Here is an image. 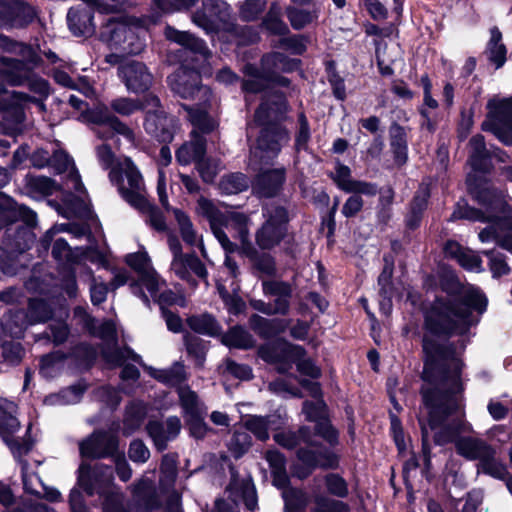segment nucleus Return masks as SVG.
Here are the masks:
<instances>
[{
  "label": "nucleus",
  "mask_w": 512,
  "mask_h": 512,
  "mask_svg": "<svg viewBox=\"0 0 512 512\" xmlns=\"http://www.w3.org/2000/svg\"><path fill=\"white\" fill-rule=\"evenodd\" d=\"M487 307L486 296L477 288H469L458 296L437 299L426 316V333L423 338L425 362L422 387L423 406L419 413L423 449H428L430 432L438 445L455 442L456 451L469 460H480L489 453L484 441L473 437H460V432L470 430L462 419L461 370L459 353L440 341V336L465 334L479 322Z\"/></svg>",
  "instance_id": "nucleus-1"
},
{
  "label": "nucleus",
  "mask_w": 512,
  "mask_h": 512,
  "mask_svg": "<svg viewBox=\"0 0 512 512\" xmlns=\"http://www.w3.org/2000/svg\"><path fill=\"white\" fill-rule=\"evenodd\" d=\"M0 49L21 57V59L1 58L0 81L11 86H23L28 90V92L7 93L9 104L17 108H27L34 104L40 112L45 111L44 102L50 95L51 89L47 80L32 72V68L41 61L38 50L15 42L2 34H0Z\"/></svg>",
  "instance_id": "nucleus-2"
},
{
  "label": "nucleus",
  "mask_w": 512,
  "mask_h": 512,
  "mask_svg": "<svg viewBox=\"0 0 512 512\" xmlns=\"http://www.w3.org/2000/svg\"><path fill=\"white\" fill-rule=\"evenodd\" d=\"M467 185L473 197L479 203L487 206V211L484 213L468 207L464 211L458 210L454 215L473 221H495L497 228L489 226L483 229L479 233V239L482 242L495 239L499 246L512 254V214L510 206L496 196L490 188L478 187L472 174H469L467 177Z\"/></svg>",
  "instance_id": "nucleus-3"
},
{
  "label": "nucleus",
  "mask_w": 512,
  "mask_h": 512,
  "mask_svg": "<svg viewBox=\"0 0 512 512\" xmlns=\"http://www.w3.org/2000/svg\"><path fill=\"white\" fill-rule=\"evenodd\" d=\"M168 82L171 89L181 98L197 101L196 107L183 106L188 112L192 125L200 129L202 133L213 131L218 123L206 111V105L210 101L212 93L208 87L199 85V73L194 69L180 67L168 77Z\"/></svg>",
  "instance_id": "nucleus-4"
},
{
  "label": "nucleus",
  "mask_w": 512,
  "mask_h": 512,
  "mask_svg": "<svg viewBox=\"0 0 512 512\" xmlns=\"http://www.w3.org/2000/svg\"><path fill=\"white\" fill-rule=\"evenodd\" d=\"M287 111V104L282 95L275 94L272 99L261 103L255 113V122L264 126L257 139V147L254 150L255 156L258 151L264 155L260 158L275 157L281 150V146L289 141L288 132L276 123Z\"/></svg>",
  "instance_id": "nucleus-5"
},
{
  "label": "nucleus",
  "mask_w": 512,
  "mask_h": 512,
  "mask_svg": "<svg viewBox=\"0 0 512 512\" xmlns=\"http://www.w3.org/2000/svg\"><path fill=\"white\" fill-rule=\"evenodd\" d=\"M125 262L139 275V280L130 284L131 292L145 304H149L150 298L161 305L175 302V294L167 289L165 280L153 268L144 247L138 252L126 255Z\"/></svg>",
  "instance_id": "nucleus-6"
},
{
  "label": "nucleus",
  "mask_w": 512,
  "mask_h": 512,
  "mask_svg": "<svg viewBox=\"0 0 512 512\" xmlns=\"http://www.w3.org/2000/svg\"><path fill=\"white\" fill-rule=\"evenodd\" d=\"M299 61L290 59L282 53H270L265 55L261 61V72L253 65H246L244 73L248 77L243 82V89L246 92L256 93L261 91L269 82H277L280 85H288V79L279 77V72H290L296 70Z\"/></svg>",
  "instance_id": "nucleus-7"
},
{
  "label": "nucleus",
  "mask_w": 512,
  "mask_h": 512,
  "mask_svg": "<svg viewBox=\"0 0 512 512\" xmlns=\"http://www.w3.org/2000/svg\"><path fill=\"white\" fill-rule=\"evenodd\" d=\"M145 29L131 18L109 20L102 28L101 39L111 50L122 54H139L145 46Z\"/></svg>",
  "instance_id": "nucleus-8"
},
{
  "label": "nucleus",
  "mask_w": 512,
  "mask_h": 512,
  "mask_svg": "<svg viewBox=\"0 0 512 512\" xmlns=\"http://www.w3.org/2000/svg\"><path fill=\"white\" fill-rule=\"evenodd\" d=\"M120 195L134 208H146L147 196L143 177L130 158H120L109 173Z\"/></svg>",
  "instance_id": "nucleus-9"
},
{
  "label": "nucleus",
  "mask_w": 512,
  "mask_h": 512,
  "mask_svg": "<svg viewBox=\"0 0 512 512\" xmlns=\"http://www.w3.org/2000/svg\"><path fill=\"white\" fill-rule=\"evenodd\" d=\"M263 218L255 232V242L260 249L271 250L287 236L289 216L284 207L270 204L263 208Z\"/></svg>",
  "instance_id": "nucleus-10"
},
{
  "label": "nucleus",
  "mask_w": 512,
  "mask_h": 512,
  "mask_svg": "<svg viewBox=\"0 0 512 512\" xmlns=\"http://www.w3.org/2000/svg\"><path fill=\"white\" fill-rule=\"evenodd\" d=\"M262 359L267 362H280L277 369L280 372H287L291 369L292 363H295L300 373L317 378L320 370L310 359H305V351L302 347L290 344L278 346H265L259 350Z\"/></svg>",
  "instance_id": "nucleus-11"
},
{
  "label": "nucleus",
  "mask_w": 512,
  "mask_h": 512,
  "mask_svg": "<svg viewBox=\"0 0 512 512\" xmlns=\"http://www.w3.org/2000/svg\"><path fill=\"white\" fill-rule=\"evenodd\" d=\"M51 314L52 310L46 302L34 299L29 302L27 313L22 310L10 312L5 316L2 326L4 332L12 338H20L29 325L44 322L51 317Z\"/></svg>",
  "instance_id": "nucleus-12"
},
{
  "label": "nucleus",
  "mask_w": 512,
  "mask_h": 512,
  "mask_svg": "<svg viewBox=\"0 0 512 512\" xmlns=\"http://www.w3.org/2000/svg\"><path fill=\"white\" fill-rule=\"evenodd\" d=\"M487 107L489 114L483 129L491 131L504 145H512V98L492 99Z\"/></svg>",
  "instance_id": "nucleus-13"
},
{
  "label": "nucleus",
  "mask_w": 512,
  "mask_h": 512,
  "mask_svg": "<svg viewBox=\"0 0 512 512\" xmlns=\"http://www.w3.org/2000/svg\"><path fill=\"white\" fill-rule=\"evenodd\" d=\"M143 109L146 111V132L161 142H170L176 129V121L161 108L159 99L148 95L143 102Z\"/></svg>",
  "instance_id": "nucleus-14"
},
{
  "label": "nucleus",
  "mask_w": 512,
  "mask_h": 512,
  "mask_svg": "<svg viewBox=\"0 0 512 512\" xmlns=\"http://www.w3.org/2000/svg\"><path fill=\"white\" fill-rule=\"evenodd\" d=\"M83 119L94 124L92 128L95 135L104 141L112 138L115 134L123 136L131 144L135 143L133 130L117 117L110 114L106 107H97L86 111Z\"/></svg>",
  "instance_id": "nucleus-15"
},
{
  "label": "nucleus",
  "mask_w": 512,
  "mask_h": 512,
  "mask_svg": "<svg viewBox=\"0 0 512 512\" xmlns=\"http://www.w3.org/2000/svg\"><path fill=\"white\" fill-rule=\"evenodd\" d=\"M301 385L308 390L310 395L315 398V402H305L303 406V412L310 421L317 422L316 432L322 436L331 445L338 442V433L330 425V423L324 419L325 404L320 399L321 390L319 384L316 382L304 380Z\"/></svg>",
  "instance_id": "nucleus-16"
},
{
  "label": "nucleus",
  "mask_w": 512,
  "mask_h": 512,
  "mask_svg": "<svg viewBox=\"0 0 512 512\" xmlns=\"http://www.w3.org/2000/svg\"><path fill=\"white\" fill-rule=\"evenodd\" d=\"M168 245L173 254L171 262V271L180 279L191 283H196L192 279V274L201 279H206L207 270L203 263L195 255H185L182 253L181 244L176 236H169Z\"/></svg>",
  "instance_id": "nucleus-17"
},
{
  "label": "nucleus",
  "mask_w": 512,
  "mask_h": 512,
  "mask_svg": "<svg viewBox=\"0 0 512 512\" xmlns=\"http://www.w3.org/2000/svg\"><path fill=\"white\" fill-rule=\"evenodd\" d=\"M17 406L15 403L0 398V435L5 443L10 447L12 453L21 455L27 453L32 448V442L29 440H19L13 437V434L19 429V421L15 417Z\"/></svg>",
  "instance_id": "nucleus-18"
},
{
  "label": "nucleus",
  "mask_w": 512,
  "mask_h": 512,
  "mask_svg": "<svg viewBox=\"0 0 512 512\" xmlns=\"http://www.w3.org/2000/svg\"><path fill=\"white\" fill-rule=\"evenodd\" d=\"M230 14L229 5L223 0H203L202 9L192 16L195 25L207 33L216 31Z\"/></svg>",
  "instance_id": "nucleus-19"
},
{
  "label": "nucleus",
  "mask_w": 512,
  "mask_h": 512,
  "mask_svg": "<svg viewBox=\"0 0 512 512\" xmlns=\"http://www.w3.org/2000/svg\"><path fill=\"white\" fill-rule=\"evenodd\" d=\"M196 211L209 221L210 228L223 249L227 253L234 252L236 244L229 239L223 230L226 213L221 212L211 200L204 197L198 199Z\"/></svg>",
  "instance_id": "nucleus-20"
},
{
  "label": "nucleus",
  "mask_w": 512,
  "mask_h": 512,
  "mask_svg": "<svg viewBox=\"0 0 512 512\" xmlns=\"http://www.w3.org/2000/svg\"><path fill=\"white\" fill-rule=\"evenodd\" d=\"M36 17V10L22 0H0V24L5 27H24Z\"/></svg>",
  "instance_id": "nucleus-21"
},
{
  "label": "nucleus",
  "mask_w": 512,
  "mask_h": 512,
  "mask_svg": "<svg viewBox=\"0 0 512 512\" xmlns=\"http://www.w3.org/2000/svg\"><path fill=\"white\" fill-rule=\"evenodd\" d=\"M112 479L111 468L103 464H95L93 467L82 464L79 468L78 484L88 495L102 494Z\"/></svg>",
  "instance_id": "nucleus-22"
},
{
  "label": "nucleus",
  "mask_w": 512,
  "mask_h": 512,
  "mask_svg": "<svg viewBox=\"0 0 512 512\" xmlns=\"http://www.w3.org/2000/svg\"><path fill=\"white\" fill-rule=\"evenodd\" d=\"M250 224L248 215L231 211L226 213L223 228L233 232V237L239 241L240 249L245 255L255 257L257 251L250 240Z\"/></svg>",
  "instance_id": "nucleus-23"
},
{
  "label": "nucleus",
  "mask_w": 512,
  "mask_h": 512,
  "mask_svg": "<svg viewBox=\"0 0 512 512\" xmlns=\"http://www.w3.org/2000/svg\"><path fill=\"white\" fill-rule=\"evenodd\" d=\"M118 440L111 432H95L80 443V452L84 457H113L117 452Z\"/></svg>",
  "instance_id": "nucleus-24"
},
{
  "label": "nucleus",
  "mask_w": 512,
  "mask_h": 512,
  "mask_svg": "<svg viewBox=\"0 0 512 512\" xmlns=\"http://www.w3.org/2000/svg\"><path fill=\"white\" fill-rule=\"evenodd\" d=\"M161 494L166 498L167 512H181L180 495L172 486L176 478V462L173 457L165 455L161 463Z\"/></svg>",
  "instance_id": "nucleus-25"
},
{
  "label": "nucleus",
  "mask_w": 512,
  "mask_h": 512,
  "mask_svg": "<svg viewBox=\"0 0 512 512\" xmlns=\"http://www.w3.org/2000/svg\"><path fill=\"white\" fill-rule=\"evenodd\" d=\"M120 77L127 89L134 93L146 91L152 84V75L140 62H129L120 67Z\"/></svg>",
  "instance_id": "nucleus-26"
},
{
  "label": "nucleus",
  "mask_w": 512,
  "mask_h": 512,
  "mask_svg": "<svg viewBox=\"0 0 512 512\" xmlns=\"http://www.w3.org/2000/svg\"><path fill=\"white\" fill-rule=\"evenodd\" d=\"M331 177L337 187L346 193L366 196H374L377 193V187L374 184L353 179L351 169L341 163L336 164L335 172Z\"/></svg>",
  "instance_id": "nucleus-27"
},
{
  "label": "nucleus",
  "mask_w": 512,
  "mask_h": 512,
  "mask_svg": "<svg viewBox=\"0 0 512 512\" xmlns=\"http://www.w3.org/2000/svg\"><path fill=\"white\" fill-rule=\"evenodd\" d=\"M299 460L305 464L306 471H297L296 475L303 479L306 478L313 469L320 467L325 469H334L338 466V456L330 450H319L317 452L310 449H299L297 452Z\"/></svg>",
  "instance_id": "nucleus-28"
},
{
  "label": "nucleus",
  "mask_w": 512,
  "mask_h": 512,
  "mask_svg": "<svg viewBox=\"0 0 512 512\" xmlns=\"http://www.w3.org/2000/svg\"><path fill=\"white\" fill-rule=\"evenodd\" d=\"M149 436L159 450L166 448L167 443L177 437L181 430L178 417H169L165 422L150 421L146 427Z\"/></svg>",
  "instance_id": "nucleus-29"
},
{
  "label": "nucleus",
  "mask_w": 512,
  "mask_h": 512,
  "mask_svg": "<svg viewBox=\"0 0 512 512\" xmlns=\"http://www.w3.org/2000/svg\"><path fill=\"white\" fill-rule=\"evenodd\" d=\"M285 181V169L277 168L261 172L252 184V191L259 197H272Z\"/></svg>",
  "instance_id": "nucleus-30"
},
{
  "label": "nucleus",
  "mask_w": 512,
  "mask_h": 512,
  "mask_svg": "<svg viewBox=\"0 0 512 512\" xmlns=\"http://www.w3.org/2000/svg\"><path fill=\"white\" fill-rule=\"evenodd\" d=\"M200 129L194 127L191 132V140L184 143L176 152V159L181 165H188L192 162L198 163L205 154V139L198 133Z\"/></svg>",
  "instance_id": "nucleus-31"
},
{
  "label": "nucleus",
  "mask_w": 512,
  "mask_h": 512,
  "mask_svg": "<svg viewBox=\"0 0 512 512\" xmlns=\"http://www.w3.org/2000/svg\"><path fill=\"white\" fill-rule=\"evenodd\" d=\"M51 165L59 172H67L66 189L81 192L83 184L78 171L74 167L72 159L62 150L55 151L52 155Z\"/></svg>",
  "instance_id": "nucleus-32"
},
{
  "label": "nucleus",
  "mask_w": 512,
  "mask_h": 512,
  "mask_svg": "<svg viewBox=\"0 0 512 512\" xmlns=\"http://www.w3.org/2000/svg\"><path fill=\"white\" fill-rule=\"evenodd\" d=\"M263 291L266 295L275 296L272 303V314L285 315L289 311V298L291 296V288L288 284L277 281L263 282Z\"/></svg>",
  "instance_id": "nucleus-33"
},
{
  "label": "nucleus",
  "mask_w": 512,
  "mask_h": 512,
  "mask_svg": "<svg viewBox=\"0 0 512 512\" xmlns=\"http://www.w3.org/2000/svg\"><path fill=\"white\" fill-rule=\"evenodd\" d=\"M469 163L474 172H487L491 168L490 154L481 135H475L469 142Z\"/></svg>",
  "instance_id": "nucleus-34"
},
{
  "label": "nucleus",
  "mask_w": 512,
  "mask_h": 512,
  "mask_svg": "<svg viewBox=\"0 0 512 512\" xmlns=\"http://www.w3.org/2000/svg\"><path fill=\"white\" fill-rule=\"evenodd\" d=\"M282 419L279 415H270L267 417L250 416L245 421V427L261 441L269 438V430L277 429L281 426Z\"/></svg>",
  "instance_id": "nucleus-35"
},
{
  "label": "nucleus",
  "mask_w": 512,
  "mask_h": 512,
  "mask_svg": "<svg viewBox=\"0 0 512 512\" xmlns=\"http://www.w3.org/2000/svg\"><path fill=\"white\" fill-rule=\"evenodd\" d=\"M165 36L168 40L181 45L184 50H189L202 56H206L208 53L205 43L188 32L179 31L171 26H167L165 28Z\"/></svg>",
  "instance_id": "nucleus-36"
},
{
  "label": "nucleus",
  "mask_w": 512,
  "mask_h": 512,
  "mask_svg": "<svg viewBox=\"0 0 512 512\" xmlns=\"http://www.w3.org/2000/svg\"><path fill=\"white\" fill-rule=\"evenodd\" d=\"M67 21L70 30L76 36L90 35L94 32L95 26L91 15L79 8H71L67 14Z\"/></svg>",
  "instance_id": "nucleus-37"
},
{
  "label": "nucleus",
  "mask_w": 512,
  "mask_h": 512,
  "mask_svg": "<svg viewBox=\"0 0 512 512\" xmlns=\"http://www.w3.org/2000/svg\"><path fill=\"white\" fill-rule=\"evenodd\" d=\"M174 215L178 223L183 241L190 246L198 245L201 249L202 255L205 257L206 252L202 242V237L198 235L194 229L190 218L184 212L178 209L174 210Z\"/></svg>",
  "instance_id": "nucleus-38"
},
{
  "label": "nucleus",
  "mask_w": 512,
  "mask_h": 512,
  "mask_svg": "<svg viewBox=\"0 0 512 512\" xmlns=\"http://www.w3.org/2000/svg\"><path fill=\"white\" fill-rule=\"evenodd\" d=\"M274 440L282 447L293 449L301 443H305L310 447H314L316 443L312 439V435L305 427L299 429L297 433L292 431H284L276 433Z\"/></svg>",
  "instance_id": "nucleus-39"
},
{
  "label": "nucleus",
  "mask_w": 512,
  "mask_h": 512,
  "mask_svg": "<svg viewBox=\"0 0 512 512\" xmlns=\"http://www.w3.org/2000/svg\"><path fill=\"white\" fill-rule=\"evenodd\" d=\"M486 53L489 60L496 68H500L504 65L507 50L502 42V33L496 27L490 30V39L487 44Z\"/></svg>",
  "instance_id": "nucleus-40"
},
{
  "label": "nucleus",
  "mask_w": 512,
  "mask_h": 512,
  "mask_svg": "<svg viewBox=\"0 0 512 512\" xmlns=\"http://www.w3.org/2000/svg\"><path fill=\"white\" fill-rule=\"evenodd\" d=\"M25 186L32 197L52 195L57 190L56 183L45 176L29 175L25 178Z\"/></svg>",
  "instance_id": "nucleus-41"
},
{
  "label": "nucleus",
  "mask_w": 512,
  "mask_h": 512,
  "mask_svg": "<svg viewBox=\"0 0 512 512\" xmlns=\"http://www.w3.org/2000/svg\"><path fill=\"white\" fill-rule=\"evenodd\" d=\"M148 370L152 377L168 385H179L186 379L184 365L179 362L170 369L157 370L150 367Z\"/></svg>",
  "instance_id": "nucleus-42"
},
{
  "label": "nucleus",
  "mask_w": 512,
  "mask_h": 512,
  "mask_svg": "<svg viewBox=\"0 0 512 512\" xmlns=\"http://www.w3.org/2000/svg\"><path fill=\"white\" fill-rule=\"evenodd\" d=\"M477 468L478 472H483L497 479H504L507 475L506 466L495 458V451L492 447L489 449V453L479 460Z\"/></svg>",
  "instance_id": "nucleus-43"
},
{
  "label": "nucleus",
  "mask_w": 512,
  "mask_h": 512,
  "mask_svg": "<svg viewBox=\"0 0 512 512\" xmlns=\"http://www.w3.org/2000/svg\"><path fill=\"white\" fill-rule=\"evenodd\" d=\"M253 329L263 337L283 332L289 323L285 320H268L260 316H253L250 320Z\"/></svg>",
  "instance_id": "nucleus-44"
},
{
  "label": "nucleus",
  "mask_w": 512,
  "mask_h": 512,
  "mask_svg": "<svg viewBox=\"0 0 512 512\" xmlns=\"http://www.w3.org/2000/svg\"><path fill=\"white\" fill-rule=\"evenodd\" d=\"M285 502V512H304L308 502V495L299 489L286 488L282 493Z\"/></svg>",
  "instance_id": "nucleus-45"
},
{
  "label": "nucleus",
  "mask_w": 512,
  "mask_h": 512,
  "mask_svg": "<svg viewBox=\"0 0 512 512\" xmlns=\"http://www.w3.org/2000/svg\"><path fill=\"white\" fill-rule=\"evenodd\" d=\"M223 343L229 347L249 349L254 346L252 335L242 327H233L223 337Z\"/></svg>",
  "instance_id": "nucleus-46"
},
{
  "label": "nucleus",
  "mask_w": 512,
  "mask_h": 512,
  "mask_svg": "<svg viewBox=\"0 0 512 512\" xmlns=\"http://www.w3.org/2000/svg\"><path fill=\"white\" fill-rule=\"evenodd\" d=\"M249 187L248 178L242 173H233L222 177L219 189L223 194H238Z\"/></svg>",
  "instance_id": "nucleus-47"
},
{
  "label": "nucleus",
  "mask_w": 512,
  "mask_h": 512,
  "mask_svg": "<svg viewBox=\"0 0 512 512\" xmlns=\"http://www.w3.org/2000/svg\"><path fill=\"white\" fill-rule=\"evenodd\" d=\"M28 453L29 451L27 454ZM13 455L19 460L21 464L22 480L25 491L34 495H41V488H43V483L34 472L30 471L28 462L21 459L22 456L26 455V453H22L21 455H15L13 453Z\"/></svg>",
  "instance_id": "nucleus-48"
},
{
  "label": "nucleus",
  "mask_w": 512,
  "mask_h": 512,
  "mask_svg": "<svg viewBox=\"0 0 512 512\" xmlns=\"http://www.w3.org/2000/svg\"><path fill=\"white\" fill-rule=\"evenodd\" d=\"M188 324L191 329L201 334L216 335L220 330L216 320L211 315L207 314L190 317Z\"/></svg>",
  "instance_id": "nucleus-49"
},
{
  "label": "nucleus",
  "mask_w": 512,
  "mask_h": 512,
  "mask_svg": "<svg viewBox=\"0 0 512 512\" xmlns=\"http://www.w3.org/2000/svg\"><path fill=\"white\" fill-rule=\"evenodd\" d=\"M178 393L183 409L189 416H197L200 413H204V409L199 403L197 395L193 391L186 387H180Z\"/></svg>",
  "instance_id": "nucleus-50"
},
{
  "label": "nucleus",
  "mask_w": 512,
  "mask_h": 512,
  "mask_svg": "<svg viewBox=\"0 0 512 512\" xmlns=\"http://www.w3.org/2000/svg\"><path fill=\"white\" fill-rule=\"evenodd\" d=\"M251 446V437L247 432L235 431L228 442V449L235 458L244 455Z\"/></svg>",
  "instance_id": "nucleus-51"
},
{
  "label": "nucleus",
  "mask_w": 512,
  "mask_h": 512,
  "mask_svg": "<svg viewBox=\"0 0 512 512\" xmlns=\"http://www.w3.org/2000/svg\"><path fill=\"white\" fill-rule=\"evenodd\" d=\"M55 81L64 86L71 89H76L82 92L86 97H93L94 96V90L93 88L86 83L85 81H80L79 83H76L74 80L71 79V77L64 71H56L54 74Z\"/></svg>",
  "instance_id": "nucleus-52"
},
{
  "label": "nucleus",
  "mask_w": 512,
  "mask_h": 512,
  "mask_svg": "<svg viewBox=\"0 0 512 512\" xmlns=\"http://www.w3.org/2000/svg\"><path fill=\"white\" fill-rule=\"evenodd\" d=\"M63 359L64 355L59 352L44 355L41 358L40 373L46 378L53 377L61 368Z\"/></svg>",
  "instance_id": "nucleus-53"
},
{
  "label": "nucleus",
  "mask_w": 512,
  "mask_h": 512,
  "mask_svg": "<svg viewBox=\"0 0 512 512\" xmlns=\"http://www.w3.org/2000/svg\"><path fill=\"white\" fill-rule=\"evenodd\" d=\"M152 488V481L147 478H142L138 483L133 486V495L138 500H143L144 504L148 508L158 507L159 501L154 496H149L146 499L147 494Z\"/></svg>",
  "instance_id": "nucleus-54"
},
{
  "label": "nucleus",
  "mask_w": 512,
  "mask_h": 512,
  "mask_svg": "<svg viewBox=\"0 0 512 512\" xmlns=\"http://www.w3.org/2000/svg\"><path fill=\"white\" fill-rule=\"evenodd\" d=\"M325 484L327 491L339 498H344L348 495L347 482L338 474L330 473L325 477Z\"/></svg>",
  "instance_id": "nucleus-55"
},
{
  "label": "nucleus",
  "mask_w": 512,
  "mask_h": 512,
  "mask_svg": "<svg viewBox=\"0 0 512 512\" xmlns=\"http://www.w3.org/2000/svg\"><path fill=\"white\" fill-rule=\"evenodd\" d=\"M265 27L274 34L283 35L287 32L288 28L280 19V8L273 5L264 21Z\"/></svg>",
  "instance_id": "nucleus-56"
},
{
  "label": "nucleus",
  "mask_w": 512,
  "mask_h": 512,
  "mask_svg": "<svg viewBox=\"0 0 512 512\" xmlns=\"http://www.w3.org/2000/svg\"><path fill=\"white\" fill-rule=\"evenodd\" d=\"M24 355V349L20 343L4 342L2 344V356L4 361L10 365L20 363Z\"/></svg>",
  "instance_id": "nucleus-57"
},
{
  "label": "nucleus",
  "mask_w": 512,
  "mask_h": 512,
  "mask_svg": "<svg viewBox=\"0 0 512 512\" xmlns=\"http://www.w3.org/2000/svg\"><path fill=\"white\" fill-rule=\"evenodd\" d=\"M111 108L118 114L129 116L139 109H143V103L129 98H117L111 102Z\"/></svg>",
  "instance_id": "nucleus-58"
},
{
  "label": "nucleus",
  "mask_w": 512,
  "mask_h": 512,
  "mask_svg": "<svg viewBox=\"0 0 512 512\" xmlns=\"http://www.w3.org/2000/svg\"><path fill=\"white\" fill-rule=\"evenodd\" d=\"M486 255L490 260V270L493 274V277H501L503 275H507L510 272V268L507 265L503 254L491 251L486 252Z\"/></svg>",
  "instance_id": "nucleus-59"
},
{
  "label": "nucleus",
  "mask_w": 512,
  "mask_h": 512,
  "mask_svg": "<svg viewBox=\"0 0 512 512\" xmlns=\"http://www.w3.org/2000/svg\"><path fill=\"white\" fill-rule=\"evenodd\" d=\"M140 212L147 214L148 216V222L150 225L158 230V231H164L166 229V223L164 216L162 213L156 209L154 206H152L147 199V207L146 208H137Z\"/></svg>",
  "instance_id": "nucleus-60"
},
{
  "label": "nucleus",
  "mask_w": 512,
  "mask_h": 512,
  "mask_svg": "<svg viewBox=\"0 0 512 512\" xmlns=\"http://www.w3.org/2000/svg\"><path fill=\"white\" fill-rule=\"evenodd\" d=\"M347 512V507L342 502L331 500L325 496L315 497L314 512Z\"/></svg>",
  "instance_id": "nucleus-61"
},
{
  "label": "nucleus",
  "mask_w": 512,
  "mask_h": 512,
  "mask_svg": "<svg viewBox=\"0 0 512 512\" xmlns=\"http://www.w3.org/2000/svg\"><path fill=\"white\" fill-rule=\"evenodd\" d=\"M287 13L290 23L295 29H302L303 27L311 23L315 18V16L312 13L300 9L291 8L288 9Z\"/></svg>",
  "instance_id": "nucleus-62"
},
{
  "label": "nucleus",
  "mask_w": 512,
  "mask_h": 512,
  "mask_svg": "<svg viewBox=\"0 0 512 512\" xmlns=\"http://www.w3.org/2000/svg\"><path fill=\"white\" fill-rule=\"evenodd\" d=\"M225 373L240 380H249L252 377V370L248 365L238 364L232 360L224 363Z\"/></svg>",
  "instance_id": "nucleus-63"
},
{
  "label": "nucleus",
  "mask_w": 512,
  "mask_h": 512,
  "mask_svg": "<svg viewBox=\"0 0 512 512\" xmlns=\"http://www.w3.org/2000/svg\"><path fill=\"white\" fill-rule=\"evenodd\" d=\"M239 490L247 509L254 510L257 507V494L254 485L250 481H242Z\"/></svg>",
  "instance_id": "nucleus-64"
}]
</instances>
